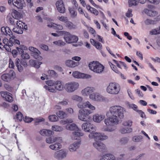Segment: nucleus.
<instances>
[{"mask_svg": "<svg viewBox=\"0 0 160 160\" xmlns=\"http://www.w3.org/2000/svg\"><path fill=\"white\" fill-rule=\"evenodd\" d=\"M53 43L59 46H64L65 44V42L61 40L54 41L53 42Z\"/></svg>", "mask_w": 160, "mask_h": 160, "instance_id": "49530a36", "label": "nucleus"}, {"mask_svg": "<svg viewBox=\"0 0 160 160\" xmlns=\"http://www.w3.org/2000/svg\"><path fill=\"white\" fill-rule=\"evenodd\" d=\"M89 68L94 72L100 73H102L104 69V67L98 62H93L89 64Z\"/></svg>", "mask_w": 160, "mask_h": 160, "instance_id": "0eeeda50", "label": "nucleus"}, {"mask_svg": "<svg viewBox=\"0 0 160 160\" xmlns=\"http://www.w3.org/2000/svg\"><path fill=\"white\" fill-rule=\"evenodd\" d=\"M66 129L70 130L78 131L79 130L78 127L74 123L67 124L66 126Z\"/></svg>", "mask_w": 160, "mask_h": 160, "instance_id": "c85d7f7f", "label": "nucleus"}, {"mask_svg": "<svg viewBox=\"0 0 160 160\" xmlns=\"http://www.w3.org/2000/svg\"><path fill=\"white\" fill-rule=\"evenodd\" d=\"M125 112V110L123 107L120 106L115 105L109 108V111L107 113V115L109 116L110 114L117 115L120 119H121L124 117Z\"/></svg>", "mask_w": 160, "mask_h": 160, "instance_id": "7ed1b4c3", "label": "nucleus"}, {"mask_svg": "<svg viewBox=\"0 0 160 160\" xmlns=\"http://www.w3.org/2000/svg\"><path fill=\"white\" fill-rule=\"evenodd\" d=\"M89 98L96 101H102L105 100L104 97L98 92L93 93L90 95Z\"/></svg>", "mask_w": 160, "mask_h": 160, "instance_id": "2eb2a0df", "label": "nucleus"}, {"mask_svg": "<svg viewBox=\"0 0 160 160\" xmlns=\"http://www.w3.org/2000/svg\"><path fill=\"white\" fill-rule=\"evenodd\" d=\"M46 141L47 143L49 144L56 142V143L49 146V148L52 150H57L61 148V144L62 142L61 137H51L47 138Z\"/></svg>", "mask_w": 160, "mask_h": 160, "instance_id": "f03ea898", "label": "nucleus"}, {"mask_svg": "<svg viewBox=\"0 0 160 160\" xmlns=\"http://www.w3.org/2000/svg\"><path fill=\"white\" fill-rule=\"evenodd\" d=\"M23 46H20V48L17 47L16 48L18 52V53L22 54L23 52L24 51L22 49L23 47Z\"/></svg>", "mask_w": 160, "mask_h": 160, "instance_id": "338daca9", "label": "nucleus"}, {"mask_svg": "<svg viewBox=\"0 0 160 160\" xmlns=\"http://www.w3.org/2000/svg\"><path fill=\"white\" fill-rule=\"evenodd\" d=\"M12 15L14 18L17 20L21 18L22 16V14L21 13L15 10H13L12 13Z\"/></svg>", "mask_w": 160, "mask_h": 160, "instance_id": "c756f323", "label": "nucleus"}, {"mask_svg": "<svg viewBox=\"0 0 160 160\" xmlns=\"http://www.w3.org/2000/svg\"><path fill=\"white\" fill-rule=\"evenodd\" d=\"M79 87L78 82H71L66 83L64 88L66 91L68 93H72L78 89Z\"/></svg>", "mask_w": 160, "mask_h": 160, "instance_id": "6e6552de", "label": "nucleus"}, {"mask_svg": "<svg viewBox=\"0 0 160 160\" xmlns=\"http://www.w3.org/2000/svg\"><path fill=\"white\" fill-rule=\"evenodd\" d=\"M109 63L111 68L115 72L117 73H120V72L117 69L115 65L111 62H109Z\"/></svg>", "mask_w": 160, "mask_h": 160, "instance_id": "6e6d98bb", "label": "nucleus"}, {"mask_svg": "<svg viewBox=\"0 0 160 160\" xmlns=\"http://www.w3.org/2000/svg\"><path fill=\"white\" fill-rule=\"evenodd\" d=\"M120 90V87L117 83L114 82H110L107 88V92L111 94H118Z\"/></svg>", "mask_w": 160, "mask_h": 160, "instance_id": "20e7f679", "label": "nucleus"}, {"mask_svg": "<svg viewBox=\"0 0 160 160\" xmlns=\"http://www.w3.org/2000/svg\"><path fill=\"white\" fill-rule=\"evenodd\" d=\"M128 3L130 6H132L133 5L135 6L137 5V2L136 0H129Z\"/></svg>", "mask_w": 160, "mask_h": 160, "instance_id": "13d9d810", "label": "nucleus"}, {"mask_svg": "<svg viewBox=\"0 0 160 160\" xmlns=\"http://www.w3.org/2000/svg\"><path fill=\"white\" fill-rule=\"evenodd\" d=\"M56 8L58 11L60 13H64L65 8L63 1L62 0H58L56 3Z\"/></svg>", "mask_w": 160, "mask_h": 160, "instance_id": "dca6fc26", "label": "nucleus"}, {"mask_svg": "<svg viewBox=\"0 0 160 160\" xmlns=\"http://www.w3.org/2000/svg\"><path fill=\"white\" fill-rule=\"evenodd\" d=\"M149 2L155 5H158L160 2V0H147Z\"/></svg>", "mask_w": 160, "mask_h": 160, "instance_id": "69168bd1", "label": "nucleus"}, {"mask_svg": "<svg viewBox=\"0 0 160 160\" xmlns=\"http://www.w3.org/2000/svg\"><path fill=\"white\" fill-rule=\"evenodd\" d=\"M48 73L49 75L52 77L56 78L58 76V74L54 70H49Z\"/></svg>", "mask_w": 160, "mask_h": 160, "instance_id": "a19ab883", "label": "nucleus"}, {"mask_svg": "<svg viewBox=\"0 0 160 160\" xmlns=\"http://www.w3.org/2000/svg\"><path fill=\"white\" fill-rule=\"evenodd\" d=\"M132 10L131 9H128V12L126 13V15L128 18L131 17L132 16Z\"/></svg>", "mask_w": 160, "mask_h": 160, "instance_id": "0e129e2a", "label": "nucleus"}, {"mask_svg": "<svg viewBox=\"0 0 160 160\" xmlns=\"http://www.w3.org/2000/svg\"><path fill=\"white\" fill-rule=\"evenodd\" d=\"M64 35V39L66 42L68 43H76L77 42L78 38L77 36L71 35L69 32L64 31H62Z\"/></svg>", "mask_w": 160, "mask_h": 160, "instance_id": "9d476101", "label": "nucleus"}, {"mask_svg": "<svg viewBox=\"0 0 160 160\" xmlns=\"http://www.w3.org/2000/svg\"><path fill=\"white\" fill-rule=\"evenodd\" d=\"M4 86L5 89L9 91H11L12 90L13 88L12 87L8 84H4Z\"/></svg>", "mask_w": 160, "mask_h": 160, "instance_id": "052dcab7", "label": "nucleus"}, {"mask_svg": "<svg viewBox=\"0 0 160 160\" xmlns=\"http://www.w3.org/2000/svg\"><path fill=\"white\" fill-rule=\"evenodd\" d=\"M7 101L9 102H12L13 100L12 97V94L9 93L6 96L5 98V99Z\"/></svg>", "mask_w": 160, "mask_h": 160, "instance_id": "8fccbe9b", "label": "nucleus"}, {"mask_svg": "<svg viewBox=\"0 0 160 160\" xmlns=\"http://www.w3.org/2000/svg\"><path fill=\"white\" fill-rule=\"evenodd\" d=\"M1 30L2 33L4 35L15 38V36L13 35L12 32L9 27H2L1 28Z\"/></svg>", "mask_w": 160, "mask_h": 160, "instance_id": "aec40b11", "label": "nucleus"}, {"mask_svg": "<svg viewBox=\"0 0 160 160\" xmlns=\"http://www.w3.org/2000/svg\"><path fill=\"white\" fill-rule=\"evenodd\" d=\"M71 98L73 100L79 102L82 101V98L81 97L75 95H72Z\"/></svg>", "mask_w": 160, "mask_h": 160, "instance_id": "de8ad7c7", "label": "nucleus"}, {"mask_svg": "<svg viewBox=\"0 0 160 160\" xmlns=\"http://www.w3.org/2000/svg\"><path fill=\"white\" fill-rule=\"evenodd\" d=\"M40 133L43 136H49L52 135V132L51 130L43 129L40 131Z\"/></svg>", "mask_w": 160, "mask_h": 160, "instance_id": "7c9ffc66", "label": "nucleus"}, {"mask_svg": "<svg viewBox=\"0 0 160 160\" xmlns=\"http://www.w3.org/2000/svg\"><path fill=\"white\" fill-rule=\"evenodd\" d=\"M44 88L48 91L52 92H56V90L55 88L52 87V86H47V85H45L44 86Z\"/></svg>", "mask_w": 160, "mask_h": 160, "instance_id": "a18cd8bd", "label": "nucleus"}, {"mask_svg": "<svg viewBox=\"0 0 160 160\" xmlns=\"http://www.w3.org/2000/svg\"><path fill=\"white\" fill-rule=\"evenodd\" d=\"M68 10L69 11L71 17L72 18H76L77 14V11L73 7H69Z\"/></svg>", "mask_w": 160, "mask_h": 160, "instance_id": "2f4dec72", "label": "nucleus"}, {"mask_svg": "<svg viewBox=\"0 0 160 160\" xmlns=\"http://www.w3.org/2000/svg\"><path fill=\"white\" fill-rule=\"evenodd\" d=\"M51 27H52L55 29H58L59 30H62L63 28V26L60 24H56L53 23L51 26Z\"/></svg>", "mask_w": 160, "mask_h": 160, "instance_id": "58836bf2", "label": "nucleus"}, {"mask_svg": "<svg viewBox=\"0 0 160 160\" xmlns=\"http://www.w3.org/2000/svg\"><path fill=\"white\" fill-rule=\"evenodd\" d=\"M120 131L122 133L125 134L132 132V130L130 128H122L120 129Z\"/></svg>", "mask_w": 160, "mask_h": 160, "instance_id": "72a5a7b5", "label": "nucleus"}, {"mask_svg": "<svg viewBox=\"0 0 160 160\" xmlns=\"http://www.w3.org/2000/svg\"><path fill=\"white\" fill-rule=\"evenodd\" d=\"M55 89L58 91H62L63 89V86L62 82L59 81L55 82L54 86Z\"/></svg>", "mask_w": 160, "mask_h": 160, "instance_id": "bb28decb", "label": "nucleus"}, {"mask_svg": "<svg viewBox=\"0 0 160 160\" xmlns=\"http://www.w3.org/2000/svg\"><path fill=\"white\" fill-rule=\"evenodd\" d=\"M93 111L88 109L80 110L78 115L79 119L84 122L88 121L90 118L89 115L92 113Z\"/></svg>", "mask_w": 160, "mask_h": 160, "instance_id": "39448f33", "label": "nucleus"}, {"mask_svg": "<svg viewBox=\"0 0 160 160\" xmlns=\"http://www.w3.org/2000/svg\"><path fill=\"white\" fill-rule=\"evenodd\" d=\"M83 135V133L79 132V130L78 131H74L72 132L71 135V138L72 139H77L78 138L82 136Z\"/></svg>", "mask_w": 160, "mask_h": 160, "instance_id": "a878e982", "label": "nucleus"}, {"mask_svg": "<svg viewBox=\"0 0 160 160\" xmlns=\"http://www.w3.org/2000/svg\"><path fill=\"white\" fill-rule=\"evenodd\" d=\"M16 117L17 119L19 121H22V119L23 118V115L20 112H18L17 113L16 115Z\"/></svg>", "mask_w": 160, "mask_h": 160, "instance_id": "09e8293b", "label": "nucleus"}, {"mask_svg": "<svg viewBox=\"0 0 160 160\" xmlns=\"http://www.w3.org/2000/svg\"><path fill=\"white\" fill-rule=\"evenodd\" d=\"M24 120L26 122L29 123L33 120V118L26 116L24 119Z\"/></svg>", "mask_w": 160, "mask_h": 160, "instance_id": "774afa93", "label": "nucleus"}, {"mask_svg": "<svg viewBox=\"0 0 160 160\" xmlns=\"http://www.w3.org/2000/svg\"><path fill=\"white\" fill-rule=\"evenodd\" d=\"M52 130L56 132H60L63 130V128L61 126L58 125H54L52 126Z\"/></svg>", "mask_w": 160, "mask_h": 160, "instance_id": "4c0bfd02", "label": "nucleus"}, {"mask_svg": "<svg viewBox=\"0 0 160 160\" xmlns=\"http://www.w3.org/2000/svg\"><path fill=\"white\" fill-rule=\"evenodd\" d=\"M109 117L105 119L104 122L107 126H114L119 123L120 118L117 115L110 114Z\"/></svg>", "mask_w": 160, "mask_h": 160, "instance_id": "423d86ee", "label": "nucleus"}, {"mask_svg": "<svg viewBox=\"0 0 160 160\" xmlns=\"http://www.w3.org/2000/svg\"><path fill=\"white\" fill-rule=\"evenodd\" d=\"M67 155L66 151L61 150L56 152L54 154V157L58 160H62L65 158Z\"/></svg>", "mask_w": 160, "mask_h": 160, "instance_id": "f3484780", "label": "nucleus"}, {"mask_svg": "<svg viewBox=\"0 0 160 160\" xmlns=\"http://www.w3.org/2000/svg\"><path fill=\"white\" fill-rule=\"evenodd\" d=\"M88 136L90 138L94 139L95 142L93 143V145L98 151L103 152L106 150V145L103 142L98 141L107 139L108 138L107 136L102 135L100 133L95 132L90 133Z\"/></svg>", "mask_w": 160, "mask_h": 160, "instance_id": "f257e3e1", "label": "nucleus"}, {"mask_svg": "<svg viewBox=\"0 0 160 160\" xmlns=\"http://www.w3.org/2000/svg\"><path fill=\"white\" fill-rule=\"evenodd\" d=\"M66 64L68 67L74 68L79 65V62H75L71 60H68L66 62Z\"/></svg>", "mask_w": 160, "mask_h": 160, "instance_id": "cd10ccee", "label": "nucleus"}, {"mask_svg": "<svg viewBox=\"0 0 160 160\" xmlns=\"http://www.w3.org/2000/svg\"><path fill=\"white\" fill-rule=\"evenodd\" d=\"M78 106L80 108H88L92 110H94L96 109L95 107L92 105L88 101L83 103L79 102L78 104Z\"/></svg>", "mask_w": 160, "mask_h": 160, "instance_id": "4468645a", "label": "nucleus"}, {"mask_svg": "<svg viewBox=\"0 0 160 160\" xmlns=\"http://www.w3.org/2000/svg\"><path fill=\"white\" fill-rule=\"evenodd\" d=\"M105 118L104 115L96 114L93 116V120L95 122L99 123L100 122Z\"/></svg>", "mask_w": 160, "mask_h": 160, "instance_id": "5701e85b", "label": "nucleus"}, {"mask_svg": "<svg viewBox=\"0 0 160 160\" xmlns=\"http://www.w3.org/2000/svg\"><path fill=\"white\" fill-rule=\"evenodd\" d=\"M48 118L49 120L52 122L57 121L58 119L57 116L55 115H50L49 116Z\"/></svg>", "mask_w": 160, "mask_h": 160, "instance_id": "37998d69", "label": "nucleus"}, {"mask_svg": "<svg viewBox=\"0 0 160 160\" xmlns=\"http://www.w3.org/2000/svg\"><path fill=\"white\" fill-rule=\"evenodd\" d=\"M21 57L23 59H28L30 58L29 54L25 52H24L21 54Z\"/></svg>", "mask_w": 160, "mask_h": 160, "instance_id": "3c124183", "label": "nucleus"}, {"mask_svg": "<svg viewBox=\"0 0 160 160\" xmlns=\"http://www.w3.org/2000/svg\"><path fill=\"white\" fill-rule=\"evenodd\" d=\"M94 46L96 48L99 50H101L102 48V47L101 44L98 42H96Z\"/></svg>", "mask_w": 160, "mask_h": 160, "instance_id": "e2e57ef3", "label": "nucleus"}, {"mask_svg": "<svg viewBox=\"0 0 160 160\" xmlns=\"http://www.w3.org/2000/svg\"><path fill=\"white\" fill-rule=\"evenodd\" d=\"M16 22V26L12 30L14 32L17 34H21L23 33V24L24 23L21 21H17Z\"/></svg>", "mask_w": 160, "mask_h": 160, "instance_id": "ddd939ff", "label": "nucleus"}, {"mask_svg": "<svg viewBox=\"0 0 160 160\" xmlns=\"http://www.w3.org/2000/svg\"><path fill=\"white\" fill-rule=\"evenodd\" d=\"M95 90V88L92 87H88L83 89L81 91L82 94L85 96L91 95ZM90 96H89V97Z\"/></svg>", "mask_w": 160, "mask_h": 160, "instance_id": "6ab92c4d", "label": "nucleus"}, {"mask_svg": "<svg viewBox=\"0 0 160 160\" xmlns=\"http://www.w3.org/2000/svg\"><path fill=\"white\" fill-rule=\"evenodd\" d=\"M55 82L52 80H49L46 82V83L47 85V86H54Z\"/></svg>", "mask_w": 160, "mask_h": 160, "instance_id": "680f3d73", "label": "nucleus"}, {"mask_svg": "<svg viewBox=\"0 0 160 160\" xmlns=\"http://www.w3.org/2000/svg\"><path fill=\"white\" fill-rule=\"evenodd\" d=\"M160 34V26L152 30L150 32L151 35H157Z\"/></svg>", "mask_w": 160, "mask_h": 160, "instance_id": "f704fd0d", "label": "nucleus"}, {"mask_svg": "<svg viewBox=\"0 0 160 160\" xmlns=\"http://www.w3.org/2000/svg\"><path fill=\"white\" fill-rule=\"evenodd\" d=\"M143 137L142 136H134L132 138V140L134 142H139L142 141Z\"/></svg>", "mask_w": 160, "mask_h": 160, "instance_id": "e433bc0d", "label": "nucleus"}, {"mask_svg": "<svg viewBox=\"0 0 160 160\" xmlns=\"http://www.w3.org/2000/svg\"><path fill=\"white\" fill-rule=\"evenodd\" d=\"M15 64L17 67L18 71L19 72H22L23 70V68L21 65L26 67L27 66L26 62L24 61H20V59L17 58L15 60Z\"/></svg>", "mask_w": 160, "mask_h": 160, "instance_id": "a211bd4d", "label": "nucleus"}, {"mask_svg": "<svg viewBox=\"0 0 160 160\" xmlns=\"http://www.w3.org/2000/svg\"><path fill=\"white\" fill-rule=\"evenodd\" d=\"M129 107L130 108L133 109L134 110L136 111L137 112L139 110H138L137 106L134 104H129L128 105Z\"/></svg>", "mask_w": 160, "mask_h": 160, "instance_id": "4d7b16f0", "label": "nucleus"}, {"mask_svg": "<svg viewBox=\"0 0 160 160\" xmlns=\"http://www.w3.org/2000/svg\"><path fill=\"white\" fill-rule=\"evenodd\" d=\"M14 37H11L9 40L6 38H5L3 39V43L4 45L2 44L1 45L2 46V48L4 47L6 49L8 50L6 46H8V47L13 46V45H16V44L19 45L20 44V42L19 40L15 39Z\"/></svg>", "mask_w": 160, "mask_h": 160, "instance_id": "1a4fd4ad", "label": "nucleus"}, {"mask_svg": "<svg viewBox=\"0 0 160 160\" xmlns=\"http://www.w3.org/2000/svg\"><path fill=\"white\" fill-rule=\"evenodd\" d=\"M80 143L78 142H76L71 144L69 147V150L71 152L75 151L79 148Z\"/></svg>", "mask_w": 160, "mask_h": 160, "instance_id": "b1692460", "label": "nucleus"}, {"mask_svg": "<svg viewBox=\"0 0 160 160\" xmlns=\"http://www.w3.org/2000/svg\"><path fill=\"white\" fill-rule=\"evenodd\" d=\"M145 23L147 25L150 24H155V22L154 21L149 19H147L144 21Z\"/></svg>", "mask_w": 160, "mask_h": 160, "instance_id": "5fc2aeb1", "label": "nucleus"}, {"mask_svg": "<svg viewBox=\"0 0 160 160\" xmlns=\"http://www.w3.org/2000/svg\"><path fill=\"white\" fill-rule=\"evenodd\" d=\"M132 121L129 120L123 122L122 124L125 126L131 127L132 125Z\"/></svg>", "mask_w": 160, "mask_h": 160, "instance_id": "864d4df0", "label": "nucleus"}, {"mask_svg": "<svg viewBox=\"0 0 160 160\" xmlns=\"http://www.w3.org/2000/svg\"><path fill=\"white\" fill-rule=\"evenodd\" d=\"M29 50L31 52H33V54H40V52L37 48H34L32 47H29Z\"/></svg>", "mask_w": 160, "mask_h": 160, "instance_id": "c03bdc74", "label": "nucleus"}, {"mask_svg": "<svg viewBox=\"0 0 160 160\" xmlns=\"http://www.w3.org/2000/svg\"><path fill=\"white\" fill-rule=\"evenodd\" d=\"M128 141V139L126 137L121 138L120 140V143L121 144L124 145L127 143Z\"/></svg>", "mask_w": 160, "mask_h": 160, "instance_id": "603ef678", "label": "nucleus"}, {"mask_svg": "<svg viewBox=\"0 0 160 160\" xmlns=\"http://www.w3.org/2000/svg\"><path fill=\"white\" fill-rule=\"evenodd\" d=\"M12 3L13 5L20 9H22L25 5V2L23 0H12Z\"/></svg>", "mask_w": 160, "mask_h": 160, "instance_id": "412c9836", "label": "nucleus"}, {"mask_svg": "<svg viewBox=\"0 0 160 160\" xmlns=\"http://www.w3.org/2000/svg\"><path fill=\"white\" fill-rule=\"evenodd\" d=\"M144 12L148 15L150 17H154L157 14V12L156 11L152 10L145 9L144 10Z\"/></svg>", "mask_w": 160, "mask_h": 160, "instance_id": "473e14b6", "label": "nucleus"}, {"mask_svg": "<svg viewBox=\"0 0 160 160\" xmlns=\"http://www.w3.org/2000/svg\"><path fill=\"white\" fill-rule=\"evenodd\" d=\"M15 77V73L13 70H10L9 73L4 74L1 77V79L3 81L9 82L11 80L13 79Z\"/></svg>", "mask_w": 160, "mask_h": 160, "instance_id": "9b49d317", "label": "nucleus"}, {"mask_svg": "<svg viewBox=\"0 0 160 160\" xmlns=\"http://www.w3.org/2000/svg\"><path fill=\"white\" fill-rule=\"evenodd\" d=\"M100 160H115V157L112 154H106L103 155Z\"/></svg>", "mask_w": 160, "mask_h": 160, "instance_id": "393cba45", "label": "nucleus"}, {"mask_svg": "<svg viewBox=\"0 0 160 160\" xmlns=\"http://www.w3.org/2000/svg\"><path fill=\"white\" fill-rule=\"evenodd\" d=\"M73 76L76 78H91V76L86 75L83 73H81L78 71L74 72L72 74Z\"/></svg>", "mask_w": 160, "mask_h": 160, "instance_id": "4be33fe9", "label": "nucleus"}, {"mask_svg": "<svg viewBox=\"0 0 160 160\" xmlns=\"http://www.w3.org/2000/svg\"><path fill=\"white\" fill-rule=\"evenodd\" d=\"M58 18L60 21L66 22L68 21V18L67 17H65L64 16H58Z\"/></svg>", "mask_w": 160, "mask_h": 160, "instance_id": "bf43d9fd", "label": "nucleus"}, {"mask_svg": "<svg viewBox=\"0 0 160 160\" xmlns=\"http://www.w3.org/2000/svg\"><path fill=\"white\" fill-rule=\"evenodd\" d=\"M57 116L61 119H63L67 117V114L62 111H59L57 113Z\"/></svg>", "mask_w": 160, "mask_h": 160, "instance_id": "c9c22d12", "label": "nucleus"}, {"mask_svg": "<svg viewBox=\"0 0 160 160\" xmlns=\"http://www.w3.org/2000/svg\"><path fill=\"white\" fill-rule=\"evenodd\" d=\"M66 26L70 29H74L75 26L70 22L67 21L66 22Z\"/></svg>", "mask_w": 160, "mask_h": 160, "instance_id": "79ce46f5", "label": "nucleus"}, {"mask_svg": "<svg viewBox=\"0 0 160 160\" xmlns=\"http://www.w3.org/2000/svg\"><path fill=\"white\" fill-rule=\"evenodd\" d=\"M82 127V130L86 132H91V133H94L93 132L96 130V128L94 125L88 122L83 123Z\"/></svg>", "mask_w": 160, "mask_h": 160, "instance_id": "f8f14e48", "label": "nucleus"}, {"mask_svg": "<svg viewBox=\"0 0 160 160\" xmlns=\"http://www.w3.org/2000/svg\"><path fill=\"white\" fill-rule=\"evenodd\" d=\"M45 119L44 118L41 117H39L38 118H35L33 119V120L35 122V125H37L40 122L44 121Z\"/></svg>", "mask_w": 160, "mask_h": 160, "instance_id": "ea45409f", "label": "nucleus"}]
</instances>
